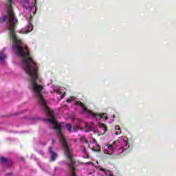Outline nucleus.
Instances as JSON below:
<instances>
[{
	"label": "nucleus",
	"instance_id": "obj_11",
	"mask_svg": "<svg viewBox=\"0 0 176 176\" xmlns=\"http://www.w3.org/2000/svg\"><path fill=\"white\" fill-rule=\"evenodd\" d=\"M116 130V135H119V134H122V131H120V126L119 125H116L115 126Z\"/></svg>",
	"mask_w": 176,
	"mask_h": 176
},
{
	"label": "nucleus",
	"instance_id": "obj_14",
	"mask_svg": "<svg viewBox=\"0 0 176 176\" xmlns=\"http://www.w3.org/2000/svg\"><path fill=\"white\" fill-rule=\"evenodd\" d=\"M74 122H76V123H82V120L80 118H75Z\"/></svg>",
	"mask_w": 176,
	"mask_h": 176
},
{
	"label": "nucleus",
	"instance_id": "obj_13",
	"mask_svg": "<svg viewBox=\"0 0 176 176\" xmlns=\"http://www.w3.org/2000/svg\"><path fill=\"white\" fill-rule=\"evenodd\" d=\"M75 100V98L71 97L70 98L67 99L66 101L67 102H72V101Z\"/></svg>",
	"mask_w": 176,
	"mask_h": 176
},
{
	"label": "nucleus",
	"instance_id": "obj_5",
	"mask_svg": "<svg viewBox=\"0 0 176 176\" xmlns=\"http://www.w3.org/2000/svg\"><path fill=\"white\" fill-rule=\"evenodd\" d=\"M88 146L90 149H92V151H96V152H100V151H101V148L100 147V145L97 144L96 139H93L92 142L88 145Z\"/></svg>",
	"mask_w": 176,
	"mask_h": 176
},
{
	"label": "nucleus",
	"instance_id": "obj_18",
	"mask_svg": "<svg viewBox=\"0 0 176 176\" xmlns=\"http://www.w3.org/2000/svg\"><path fill=\"white\" fill-rule=\"evenodd\" d=\"M55 170H57V168H55Z\"/></svg>",
	"mask_w": 176,
	"mask_h": 176
},
{
	"label": "nucleus",
	"instance_id": "obj_7",
	"mask_svg": "<svg viewBox=\"0 0 176 176\" xmlns=\"http://www.w3.org/2000/svg\"><path fill=\"white\" fill-rule=\"evenodd\" d=\"M6 48H3V50L0 52V63L1 64H3L5 63V59L8 58V56L5 54Z\"/></svg>",
	"mask_w": 176,
	"mask_h": 176
},
{
	"label": "nucleus",
	"instance_id": "obj_9",
	"mask_svg": "<svg viewBox=\"0 0 176 176\" xmlns=\"http://www.w3.org/2000/svg\"><path fill=\"white\" fill-rule=\"evenodd\" d=\"M98 126L100 129L102 130L101 134H105V131H107V126L105 124L101 122H98Z\"/></svg>",
	"mask_w": 176,
	"mask_h": 176
},
{
	"label": "nucleus",
	"instance_id": "obj_4",
	"mask_svg": "<svg viewBox=\"0 0 176 176\" xmlns=\"http://www.w3.org/2000/svg\"><path fill=\"white\" fill-rule=\"evenodd\" d=\"M58 100H63L65 97V88L58 87L55 89Z\"/></svg>",
	"mask_w": 176,
	"mask_h": 176
},
{
	"label": "nucleus",
	"instance_id": "obj_16",
	"mask_svg": "<svg viewBox=\"0 0 176 176\" xmlns=\"http://www.w3.org/2000/svg\"><path fill=\"white\" fill-rule=\"evenodd\" d=\"M54 142H55V140H52V144H54Z\"/></svg>",
	"mask_w": 176,
	"mask_h": 176
},
{
	"label": "nucleus",
	"instance_id": "obj_17",
	"mask_svg": "<svg viewBox=\"0 0 176 176\" xmlns=\"http://www.w3.org/2000/svg\"><path fill=\"white\" fill-rule=\"evenodd\" d=\"M87 164H91V162H89Z\"/></svg>",
	"mask_w": 176,
	"mask_h": 176
},
{
	"label": "nucleus",
	"instance_id": "obj_12",
	"mask_svg": "<svg viewBox=\"0 0 176 176\" xmlns=\"http://www.w3.org/2000/svg\"><path fill=\"white\" fill-rule=\"evenodd\" d=\"M65 127L67 131L72 133V125L71 124H66Z\"/></svg>",
	"mask_w": 176,
	"mask_h": 176
},
{
	"label": "nucleus",
	"instance_id": "obj_8",
	"mask_svg": "<svg viewBox=\"0 0 176 176\" xmlns=\"http://www.w3.org/2000/svg\"><path fill=\"white\" fill-rule=\"evenodd\" d=\"M0 163L1 164H8L9 166H10V164H12V161L8 160V159L5 158L4 157H1L0 158Z\"/></svg>",
	"mask_w": 176,
	"mask_h": 176
},
{
	"label": "nucleus",
	"instance_id": "obj_3",
	"mask_svg": "<svg viewBox=\"0 0 176 176\" xmlns=\"http://www.w3.org/2000/svg\"><path fill=\"white\" fill-rule=\"evenodd\" d=\"M77 104L79 105L81 108V113H83V115H85L87 116V118H92L93 119H96V120H100V119H104L107 120L108 119V117L106 116L107 113L103 114H97L94 113L92 111H89L85 107L83 103L80 102H77Z\"/></svg>",
	"mask_w": 176,
	"mask_h": 176
},
{
	"label": "nucleus",
	"instance_id": "obj_2",
	"mask_svg": "<svg viewBox=\"0 0 176 176\" xmlns=\"http://www.w3.org/2000/svg\"><path fill=\"white\" fill-rule=\"evenodd\" d=\"M21 3L25 9V12L30 13V15L27 16L26 19L29 23V25L26 26V28L22 29L20 33L28 34V32H31L34 28L32 24L30 22V20L32 19V14H35V13H36V6H35L36 0H32V3H30V0H21Z\"/></svg>",
	"mask_w": 176,
	"mask_h": 176
},
{
	"label": "nucleus",
	"instance_id": "obj_15",
	"mask_svg": "<svg viewBox=\"0 0 176 176\" xmlns=\"http://www.w3.org/2000/svg\"><path fill=\"white\" fill-rule=\"evenodd\" d=\"M85 126H86V127H88L89 129H91V126H93V124H91V125L85 124Z\"/></svg>",
	"mask_w": 176,
	"mask_h": 176
},
{
	"label": "nucleus",
	"instance_id": "obj_6",
	"mask_svg": "<svg viewBox=\"0 0 176 176\" xmlns=\"http://www.w3.org/2000/svg\"><path fill=\"white\" fill-rule=\"evenodd\" d=\"M49 153L51 156V162H54V160H56V159L57 158V153L53 151V147H49Z\"/></svg>",
	"mask_w": 176,
	"mask_h": 176
},
{
	"label": "nucleus",
	"instance_id": "obj_1",
	"mask_svg": "<svg viewBox=\"0 0 176 176\" xmlns=\"http://www.w3.org/2000/svg\"><path fill=\"white\" fill-rule=\"evenodd\" d=\"M129 139L126 137H120L118 140L111 145H105L103 147V152L106 155H120L126 149H129Z\"/></svg>",
	"mask_w": 176,
	"mask_h": 176
},
{
	"label": "nucleus",
	"instance_id": "obj_10",
	"mask_svg": "<svg viewBox=\"0 0 176 176\" xmlns=\"http://www.w3.org/2000/svg\"><path fill=\"white\" fill-rule=\"evenodd\" d=\"M82 157L83 159H89V154L87 153V152L86 151V148H83L82 151Z\"/></svg>",
	"mask_w": 176,
	"mask_h": 176
}]
</instances>
